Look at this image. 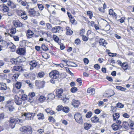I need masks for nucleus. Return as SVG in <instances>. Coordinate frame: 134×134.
<instances>
[{
	"label": "nucleus",
	"mask_w": 134,
	"mask_h": 134,
	"mask_svg": "<svg viewBox=\"0 0 134 134\" xmlns=\"http://www.w3.org/2000/svg\"><path fill=\"white\" fill-rule=\"evenodd\" d=\"M63 90L62 88L57 89L56 91V96L63 100V102L66 103L69 102V98L66 97V95L63 93Z\"/></svg>",
	"instance_id": "f257e3e1"
},
{
	"label": "nucleus",
	"mask_w": 134,
	"mask_h": 134,
	"mask_svg": "<svg viewBox=\"0 0 134 134\" xmlns=\"http://www.w3.org/2000/svg\"><path fill=\"white\" fill-rule=\"evenodd\" d=\"M19 130L23 134H32V133L31 127L29 126H23Z\"/></svg>",
	"instance_id": "f03ea898"
},
{
	"label": "nucleus",
	"mask_w": 134,
	"mask_h": 134,
	"mask_svg": "<svg viewBox=\"0 0 134 134\" xmlns=\"http://www.w3.org/2000/svg\"><path fill=\"white\" fill-rule=\"evenodd\" d=\"M21 120L19 119L13 118H10L9 121V125L12 129L14 128L15 126V125L17 122H21Z\"/></svg>",
	"instance_id": "7ed1b4c3"
},
{
	"label": "nucleus",
	"mask_w": 134,
	"mask_h": 134,
	"mask_svg": "<svg viewBox=\"0 0 134 134\" xmlns=\"http://www.w3.org/2000/svg\"><path fill=\"white\" fill-rule=\"evenodd\" d=\"M59 73L56 70L51 71L49 74V76L53 79H58L59 77Z\"/></svg>",
	"instance_id": "20e7f679"
},
{
	"label": "nucleus",
	"mask_w": 134,
	"mask_h": 134,
	"mask_svg": "<svg viewBox=\"0 0 134 134\" xmlns=\"http://www.w3.org/2000/svg\"><path fill=\"white\" fill-rule=\"evenodd\" d=\"M74 118L76 120V121L78 123L81 124L83 123V119L82 116L79 113H77L74 115Z\"/></svg>",
	"instance_id": "39448f33"
},
{
	"label": "nucleus",
	"mask_w": 134,
	"mask_h": 134,
	"mask_svg": "<svg viewBox=\"0 0 134 134\" xmlns=\"http://www.w3.org/2000/svg\"><path fill=\"white\" fill-rule=\"evenodd\" d=\"M35 95L34 92H30L29 93L28 95V101L31 103L33 102L34 100L33 98L35 96Z\"/></svg>",
	"instance_id": "423d86ee"
},
{
	"label": "nucleus",
	"mask_w": 134,
	"mask_h": 134,
	"mask_svg": "<svg viewBox=\"0 0 134 134\" xmlns=\"http://www.w3.org/2000/svg\"><path fill=\"white\" fill-rule=\"evenodd\" d=\"M35 113H24V115L26 117V119L27 120H32L33 117L35 116Z\"/></svg>",
	"instance_id": "0eeeda50"
},
{
	"label": "nucleus",
	"mask_w": 134,
	"mask_h": 134,
	"mask_svg": "<svg viewBox=\"0 0 134 134\" xmlns=\"http://www.w3.org/2000/svg\"><path fill=\"white\" fill-rule=\"evenodd\" d=\"M35 83L36 86H37L39 88H42L44 86L45 82L44 81H41L36 80L35 82Z\"/></svg>",
	"instance_id": "6e6552de"
},
{
	"label": "nucleus",
	"mask_w": 134,
	"mask_h": 134,
	"mask_svg": "<svg viewBox=\"0 0 134 134\" xmlns=\"http://www.w3.org/2000/svg\"><path fill=\"white\" fill-rule=\"evenodd\" d=\"M13 23L14 26L16 27H20L22 26V24L19 20H14Z\"/></svg>",
	"instance_id": "1a4fd4ad"
},
{
	"label": "nucleus",
	"mask_w": 134,
	"mask_h": 134,
	"mask_svg": "<svg viewBox=\"0 0 134 134\" xmlns=\"http://www.w3.org/2000/svg\"><path fill=\"white\" fill-rule=\"evenodd\" d=\"M29 64L30 66V70H32L34 68L36 67L37 65V63L35 61L33 60L30 62Z\"/></svg>",
	"instance_id": "9d476101"
},
{
	"label": "nucleus",
	"mask_w": 134,
	"mask_h": 134,
	"mask_svg": "<svg viewBox=\"0 0 134 134\" xmlns=\"http://www.w3.org/2000/svg\"><path fill=\"white\" fill-rule=\"evenodd\" d=\"M36 12L34 8H30L29 10L28 13L30 16H35Z\"/></svg>",
	"instance_id": "9b49d317"
},
{
	"label": "nucleus",
	"mask_w": 134,
	"mask_h": 134,
	"mask_svg": "<svg viewBox=\"0 0 134 134\" xmlns=\"http://www.w3.org/2000/svg\"><path fill=\"white\" fill-rule=\"evenodd\" d=\"M16 52L19 55H24L25 53V51L24 48H19Z\"/></svg>",
	"instance_id": "f8f14e48"
},
{
	"label": "nucleus",
	"mask_w": 134,
	"mask_h": 134,
	"mask_svg": "<svg viewBox=\"0 0 134 134\" xmlns=\"http://www.w3.org/2000/svg\"><path fill=\"white\" fill-rule=\"evenodd\" d=\"M14 100L15 102L17 105H20L22 102V101L21 98H19L18 97L15 96Z\"/></svg>",
	"instance_id": "ddd939ff"
},
{
	"label": "nucleus",
	"mask_w": 134,
	"mask_h": 134,
	"mask_svg": "<svg viewBox=\"0 0 134 134\" xmlns=\"http://www.w3.org/2000/svg\"><path fill=\"white\" fill-rule=\"evenodd\" d=\"M111 126L113 128V129L114 131H116L122 127V126L120 125H118L115 123L112 124Z\"/></svg>",
	"instance_id": "4468645a"
},
{
	"label": "nucleus",
	"mask_w": 134,
	"mask_h": 134,
	"mask_svg": "<svg viewBox=\"0 0 134 134\" xmlns=\"http://www.w3.org/2000/svg\"><path fill=\"white\" fill-rule=\"evenodd\" d=\"M72 105H73L75 107H78L79 104V101L75 100H73L72 101Z\"/></svg>",
	"instance_id": "2eb2a0df"
},
{
	"label": "nucleus",
	"mask_w": 134,
	"mask_h": 134,
	"mask_svg": "<svg viewBox=\"0 0 134 134\" xmlns=\"http://www.w3.org/2000/svg\"><path fill=\"white\" fill-rule=\"evenodd\" d=\"M99 43L100 45H102L105 47L107 43L103 39H100L99 41Z\"/></svg>",
	"instance_id": "dca6fc26"
},
{
	"label": "nucleus",
	"mask_w": 134,
	"mask_h": 134,
	"mask_svg": "<svg viewBox=\"0 0 134 134\" xmlns=\"http://www.w3.org/2000/svg\"><path fill=\"white\" fill-rule=\"evenodd\" d=\"M87 92L90 94L94 95L95 93V90L92 88H89L87 90Z\"/></svg>",
	"instance_id": "f3484780"
},
{
	"label": "nucleus",
	"mask_w": 134,
	"mask_h": 134,
	"mask_svg": "<svg viewBox=\"0 0 134 134\" xmlns=\"http://www.w3.org/2000/svg\"><path fill=\"white\" fill-rule=\"evenodd\" d=\"M91 121L92 122L94 123H97L99 121V119L98 117L96 116L91 118Z\"/></svg>",
	"instance_id": "a211bd4d"
},
{
	"label": "nucleus",
	"mask_w": 134,
	"mask_h": 134,
	"mask_svg": "<svg viewBox=\"0 0 134 134\" xmlns=\"http://www.w3.org/2000/svg\"><path fill=\"white\" fill-rule=\"evenodd\" d=\"M66 34L67 35H71L72 34L73 31H72L68 27H67L66 29Z\"/></svg>",
	"instance_id": "6ab92c4d"
},
{
	"label": "nucleus",
	"mask_w": 134,
	"mask_h": 134,
	"mask_svg": "<svg viewBox=\"0 0 134 134\" xmlns=\"http://www.w3.org/2000/svg\"><path fill=\"white\" fill-rule=\"evenodd\" d=\"M14 70L19 72L22 70V68L21 66H14L13 68Z\"/></svg>",
	"instance_id": "aec40b11"
},
{
	"label": "nucleus",
	"mask_w": 134,
	"mask_h": 134,
	"mask_svg": "<svg viewBox=\"0 0 134 134\" xmlns=\"http://www.w3.org/2000/svg\"><path fill=\"white\" fill-rule=\"evenodd\" d=\"M45 111L47 113H49L51 115L54 114L55 113L54 111L51 110L50 108H47L46 109H45Z\"/></svg>",
	"instance_id": "412c9836"
},
{
	"label": "nucleus",
	"mask_w": 134,
	"mask_h": 134,
	"mask_svg": "<svg viewBox=\"0 0 134 134\" xmlns=\"http://www.w3.org/2000/svg\"><path fill=\"white\" fill-rule=\"evenodd\" d=\"M60 29V26H55L52 29V31L53 33H55L59 31Z\"/></svg>",
	"instance_id": "4be33fe9"
},
{
	"label": "nucleus",
	"mask_w": 134,
	"mask_h": 134,
	"mask_svg": "<svg viewBox=\"0 0 134 134\" xmlns=\"http://www.w3.org/2000/svg\"><path fill=\"white\" fill-rule=\"evenodd\" d=\"M55 95L53 94H50L47 96V99L51 100L55 98Z\"/></svg>",
	"instance_id": "5701e85b"
},
{
	"label": "nucleus",
	"mask_w": 134,
	"mask_h": 134,
	"mask_svg": "<svg viewBox=\"0 0 134 134\" xmlns=\"http://www.w3.org/2000/svg\"><path fill=\"white\" fill-rule=\"evenodd\" d=\"M38 119L39 120H43L44 119V117L43 114L42 113H39L37 115Z\"/></svg>",
	"instance_id": "b1692460"
},
{
	"label": "nucleus",
	"mask_w": 134,
	"mask_h": 134,
	"mask_svg": "<svg viewBox=\"0 0 134 134\" xmlns=\"http://www.w3.org/2000/svg\"><path fill=\"white\" fill-rule=\"evenodd\" d=\"M34 32L30 30H29L27 31V37L29 38L32 37V36L34 34Z\"/></svg>",
	"instance_id": "393cba45"
},
{
	"label": "nucleus",
	"mask_w": 134,
	"mask_h": 134,
	"mask_svg": "<svg viewBox=\"0 0 134 134\" xmlns=\"http://www.w3.org/2000/svg\"><path fill=\"white\" fill-rule=\"evenodd\" d=\"M91 126V125L90 124L87 123H85L84 125V128L87 130L89 129Z\"/></svg>",
	"instance_id": "a878e982"
},
{
	"label": "nucleus",
	"mask_w": 134,
	"mask_h": 134,
	"mask_svg": "<svg viewBox=\"0 0 134 134\" xmlns=\"http://www.w3.org/2000/svg\"><path fill=\"white\" fill-rule=\"evenodd\" d=\"M120 115L119 113H116L113 115V119L114 120H116V119H118Z\"/></svg>",
	"instance_id": "bb28decb"
},
{
	"label": "nucleus",
	"mask_w": 134,
	"mask_h": 134,
	"mask_svg": "<svg viewBox=\"0 0 134 134\" xmlns=\"http://www.w3.org/2000/svg\"><path fill=\"white\" fill-rule=\"evenodd\" d=\"M121 66L124 70H126L127 68L128 65L126 63H122L121 65Z\"/></svg>",
	"instance_id": "cd10ccee"
},
{
	"label": "nucleus",
	"mask_w": 134,
	"mask_h": 134,
	"mask_svg": "<svg viewBox=\"0 0 134 134\" xmlns=\"http://www.w3.org/2000/svg\"><path fill=\"white\" fill-rule=\"evenodd\" d=\"M25 12H26L24 11L20 10L18 11L17 12V14L19 16L21 17L22 15Z\"/></svg>",
	"instance_id": "c85d7f7f"
},
{
	"label": "nucleus",
	"mask_w": 134,
	"mask_h": 134,
	"mask_svg": "<svg viewBox=\"0 0 134 134\" xmlns=\"http://www.w3.org/2000/svg\"><path fill=\"white\" fill-rule=\"evenodd\" d=\"M9 35L10 36L12 37H13L15 41H18L19 40V37L16 36H14L13 35H11L10 34H9Z\"/></svg>",
	"instance_id": "c756f323"
},
{
	"label": "nucleus",
	"mask_w": 134,
	"mask_h": 134,
	"mask_svg": "<svg viewBox=\"0 0 134 134\" xmlns=\"http://www.w3.org/2000/svg\"><path fill=\"white\" fill-rule=\"evenodd\" d=\"M10 32L12 34H15L16 32V29L14 27H12V28L10 29Z\"/></svg>",
	"instance_id": "7c9ffc66"
},
{
	"label": "nucleus",
	"mask_w": 134,
	"mask_h": 134,
	"mask_svg": "<svg viewBox=\"0 0 134 134\" xmlns=\"http://www.w3.org/2000/svg\"><path fill=\"white\" fill-rule=\"evenodd\" d=\"M1 90H6L7 89L6 84L5 83H2Z\"/></svg>",
	"instance_id": "2f4dec72"
},
{
	"label": "nucleus",
	"mask_w": 134,
	"mask_h": 134,
	"mask_svg": "<svg viewBox=\"0 0 134 134\" xmlns=\"http://www.w3.org/2000/svg\"><path fill=\"white\" fill-rule=\"evenodd\" d=\"M46 99V98L43 96H41L38 99L39 101L41 102H43Z\"/></svg>",
	"instance_id": "473e14b6"
},
{
	"label": "nucleus",
	"mask_w": 134,
	"mask_h": 134,
	"mask_svg": "<svg viewBox=\"0 0 134 134\" xmlns=\"http://www.w3.org/2000/svg\"><path fill=\"white\" fill-rule=\"evenodd\" d=\"M1 42V44L2 46L4 47H6L7 46L8 43L6 42L4 40H2V41L0 42Z\"/></svg>",
	"instance_id": "72a5a7b5"
},
{
	"label": "nucleus",
	"mask_w": 134,
	"mask_h": 134,
	"mask_svg": "<svg viewBox=\"0 0 134 134\" xmlns=\"http://www.w3.org/2000/svg\"><path fill=\"white\" fill-rule=\"evenodd\" d=\"M109 14L110 15H111L113 16H115L116 14L113 12V10L111 9H110L109 11Z\"/></svg>",
	"instance_id": "f704fd0d"
},
{
	"label": "nucleus",
	"mask_w": 134,
	"mask_h": 134,
	"mask_svg": "<svg viewBox=\"0 0 134 134\" xmlns=\"http://www.w3.org/2000/svg\"><path fill=\"white\" fill-rule=\"evenodd\" d=\"M23 57H19L16 58L17 62H22L23 61Z\"/></svg>",
	"instance_id": "c9c22d12"
},
{
	"label": "nucleus",
	"mask_w": 134,
	"mask_h": 134,
	"mask_svg": "<svg viewBox=\"0 0 134 134\" xmlns=\"http://www.w3.org/2000/svg\"><path fill=\"white\" fill-rule=\"evenodd\" d=\"M124 105L122 104L121 103H118L116 104V107L122 108L124 107Z\"/></svg>",
	"instance_id": "e433bc0d"
},
{
	"label": "nucleus",
	"mask_w": 134,
	"mask_h": 134,
	"mask_svg": "<svg viewBox=\"0 0 134 134\" xmlns=\"http://www.w3.org/2000/svg\"><path fill=\"white\" fill-rule=\"evenodd\" d=\"M116 88L118 90H120L121 91H124L126 90V88L119 86H116Z\"/></svg>",
	"instance_id": "4c0bfd02"
},
{
	"label": "nucleus",
	"mask_w": 134,
	"mask_h": 134,
	"mask_svg": "<svg viewBox=\"0 0 134 134\" xmlns=\"http://www.w3.org/2000/svg\"><path fill=\"white\" fill-rule=\"evenodd\" d=\"M22 19H24V20H26L28 18V17L26 13V12L23 14L20 17Z\"/></svg>",
	"instance_id": "58836bf2"
},
{
	"label": "nucleus",
	"mask_w": 134,
	"mask_h": 134,
	"mask_svg": "<svg viewBox=\"0 0 134 134\" xmlns=\"http://www.w3.org/2000/svg\"><path fill=\"white\" fill-rule=\"evenodd\" d=\"M69 108L67 107H64L63 108V110L65 113H68L69 111Z\"/></svg>",
	"instance_id": "ea45409f"
},
{
	"label": "nucleus",
	"mask_w": 134,
	"mask_h": 134,
	"mask_svg": "<svg viewBox=\"0 0 134 134\" xmlns=\"http://www.w3.org/2000/svg\"><path fill=\"white\" fill-rule=\"evenodd\" d=\"M21 85L20 82H18L15 84V87L18 89H20L21 88Z\"/></svg>",
	"instance_id": "a19ab883"
},
{
	"label": "nucleus",
	"mask_w": 134,
	"mask_h": 134,
	"mask_svg": "<svg viewBox=\"0 0 134 134\" xmlns=\"http://www.w3.org/2000/svg\"><path fill=\"white\" fill-rule=\"evenodd\" d=\"M28 98V96L26 94H23L22 95L21 99L22 100H26Z\"/></svg>",
	"instance_id": "79ce46f5"
},
{
	"label": "nucleus",
	"mask_w": 134,
	"mask_h": 134,
	"mask_svg": "<svg viewBox=\"0 0 134 134\" xmlns=\"http://www.w3.org/2000/svg\"><path fill=\"white\" fill-rule=\"evenodd\" d=\"M19 74H15L14 75H13L12 76V79L14 81V78L13 77H14V80H16V79H17L19 76Z\"/></svg>",
	"instance_id": "37998d69"
},
{
	"label": "nucleus",
	"mask_w": 134,
	"mask_h": 134,
	"mask_svg": "<svg viewBox=\"0 0 134 134\" xmlns=\"http://www.w3.org/2000/svg\"><path fill=\"white\" fill-rule=\"evenodd\" d=\"M7 76L5 74H2L0 75V78L4 79L7 78Z\"/></svg>",
	"instance_id": "c03bdc74"
},
{
	"label": "nucleus",
	"mask_w": 134,
	"mask_h": 134,
	"mask_svg": "<svg viewBox=\"0 0 134 134\" xmlns=\"http://www.w3.org/2000/svg\"><path fill=\"white\" fill-rule=\"evenodd\" d=\"M42 49L44 51H47L48 50V48L44 44L42 45L41 46Z\"/></svg>",
	"instance_id": "a18cd8bd"
},
{
	"label": "nucleus",
	"mask_w": 134,
	"mask_h": 134,
	"mask_svg": "<svg viewBox=\"0 0 134 134\" xmlns=\"http://www.w3.org/2000/svg\"><path fill=\"white\" fill-rule=\"evenodd\" d=\"M87 14L89 16V18L91 19L92 17V12L89 11L87 12Z\"/></svg>",
	"instance_id": "49530a36"
},
{
	"label": "nucleus",
	"mask_w": 134,
	"mask_h": 134,
	"mask_svg": "<svg viewBox=\"0 0 134 134\" xmlns=\"http://www.w3.org/2000/svg\"><path fill=\"white\" fill-rule=\"evenodd\" d=\"M10 62L13 64H16L17 63L16 59L13 58L10 60Z\"/></svg>",
	"instance_id": "de8ad7c7"
},
{
	"label": "nucleus",
	"mask_w": 134,
	"mask_h": 134,
	"mask_svg": "<svg viewBox=\"0 0 134 134\" xmlns=\"http://www.w3.org/2000/svg\"><path fill=\"white\" fill-rule=\"evenodd\" d=\"M92 115V113L91 111H89L86 114V118H90Z\"/></svg>",
	"instance_id": "09e8293b"
},
{
	"label": "nucleus",
	"mask_w": 134,
	"mask_h": 134,
	"mask_svg": "<svg viewBox=\"0 0 134 134\" xmlns=\"http://www.w3.org/2000/svg\"><path fill=\"white\" fill-rule=\"evenodd\" d=\"M48 120L49 121L53 122L55 121V120L54 118L51 116H50L48 118Z\"/></svg>",
	"instance_id": "8fccbe9b"
},
{
	"label": "nucleus",
	"mask_w": 134,
	"mask_h": 134,
	"mask_svg": "<svg viewBox=\"0 0 134 134\" xmlns=\"http://www.w3.org/2000/svg\"><path fill=\"white\" fill-rule=\"evenodd\" d=\"M53 39L54 41L55 42H57L59 40L58 37L55 35H54L53 37Z\"/></svg>",
	"instance_id": "3c124183"
},
{
	"label": "nucleus",
	"mask_w": 134,
	"mask_h": 134,
	"mask_svg": "<svg viewBox=\"0 0 134 134\" xmlns=\"http://www.w3.org/2000/svg\"><path fill=\"white\" fill-rule=\"evenodd\" d=\"M77 90V88L76 87H73L71 89V91L72 93H75Z\"/></svg>",
	"instance_id": "603ef678"
},
{
	"label": "nucleus",
	"mask_w": 134,
	"mask_h": 134,
	"mask_svg": "<svg viewBox=\"0 0 134 134\" xmlns=\"http://www.w3.org/2000/svg\"><path fill=\"white\" fill-rule=\"evenodd\" d=\"M60 122L65 125H66L68 124L67 121L65 120H62L60 121Z\"/></svg>",
	"instance_id": "864d4df0"
},
{
	"label": "nucleus",
	"mask_w": 134,
	"mask_h": 134,
	"mask_svg": "<svg viewBox=\"0 0 134 134\" xmlns=\"http://www.w3.org/2000/svg\"><path fill=\"white\" fill-rule=\"evenodd\" d=\"M63 106L62 105H59L57 107V110L58 111H60L62 109H63Z\"/></svg>",
	"instance_id": "5fc2aeb1"
},
{
	"label": "nucleus",
	"mask_w": 134,
	"mask_h": 134,
	"mask_svg": "<svg viewBox=\"0 0 134 134\" xmlns=\"http://www.w3.org/2000/svg\"><path fill=\"white\" fill-rule=\"evenodd\" d=\"M44 75V73L43 72H41L38 73V75L39 77L41 78L43 77Z\"/></svg>",
	"instance_id": "6e6d98bb"
},
{
	"label": "nucleus",
	"mask_w": 134,
	"mask_h": 134,
	"mask_svg": "<svg viewBox=\"0 0 134 134\" xmlns=\"http://www.w3.org/2000/svg\"><path fill=\"white\" fill-rule=\"evenodd\" d=\"M38 7L40 10H42L44 8L42 4H38Z\"/></svg>",
	"instance_id": "4d7b16f0"
},
{
	"label": "nucleus",
	"mask_w": 134,
	"mask_h": 134,
	"mask_svg": "<svg viewBox=\"0 0 134 134\" xmlns=\"http://www.w3.org/2000/svg\"><path fill=\"white\" fill-rule=\"evenodd\" d=\"M46 25L48 29H52V25L50 24L47 23L46 24Z\"/></svg>",
	"instance_id": "13d9d810"
},
{
	"label": "nucleus",
	"mask_w": 134,
	"mask_h": 134,
	"mask_svg": "<svg viewBox=\"0 0 134 134\" xmlns=\"http://www.w3.org/2000/svg\"><path fill=\"white\" fill-rule=\"evenodd\" d=\"M8 107V109L9 111H13L14 108L12 105H9Z\"/></svg>",
	"instance_id": "bf43d9fd"
},
{
	"label": "nucleus",
	"mask_w": 134,
	"mask_h": 134,
	"mask_svg": "<svg viewBox=\"0 0 134 134\" xmlns=\"http://www.w3.org/2000/svg\"><path fill=\"white\" fill-rule=\"evenodd\" d=\"M127 125H128L127 122H125L123 123V126L126 129L127 128Z\"/></svg>",
	"instance_id": "052dcab7"
},
{
	"label": "nucleus",
	"mask_w": 134,
	"mask_h": 134,
	"mask_svg": "<svg viewBox=\"0 0 134 134\" xmlns=\"http://www.w3.org/2000/svg\"><path fill=\"white\" fill-rule=\"evenodd\" d=\"M3 11L4 12H8L9 10V9L7 6H5V7H4L3 9Z\"/></svg>",
	"instance_id": "680f3d73"
},
{
	"label": "nucleus",
	"mask_w": 134,
	"mask_h": 134,
	"mask_svg": "<svg viewBox=\"0 0 134 134\" xmlns=\"http://www.w3.org/2000/svg\"><path fill=\"white\" fill-rule=\"evenodd\" d=\"M4 114L3 113L0 114V121L2 120L4 118Z\"/></svg>",
	"instance_id": "e2e57ef3"
},
{
	"label": "nucleus",
	"mask_w": 134,
	"mask_h": 134,
	"mask_svg": "<svg viewBox=\"0 0 134 134\" xmlns=\"http://www.w3.org/2000/svg\"><path fill=\"white\" fill-rule=\"evenodd\" d=\"M94 68L98 70L100 68V66L98 64H96L94 66Z\"/></svg>",
	"instance_id": "0e129e2a"
},
{
	"label": "nucleus",
	"mask_w": 134,
	"mask_h": 134,
	"mask_svg": "<svg viewBox=\"0 0 134 134\" xmlns=\"http://www.w3.org/2000/svg\"><path fill=\"white\" fill-rule=\"evenodd\" d=\"M76 81L77 82L79 83H80V86H81V83H82V80L80 78H79L78 79H77L76 80Z\"/></svg>",
	"instance_id": "69168bd1"
},
{
	"label": "nucleus",
	"mask_w": 134,
	"mask_h": 134,
	"mask_svg": "<svg viewBox=\"0 0 134 134\" xmlns=\"http://www.w3.org/2000/svg\"><path fill=\"white\" fill-rule=\"evenodd\" d=\"M83 60L85 63L86 64H87L89 62L88 60L86 58H85Z\"/></svg>",
	"instance_id": "338daca9"
},
{
	"label": "nucleus",
	"mask_w": 134,
	"mask_h": 134,
	"mask_svg": "<svg viewBox=\"0 0 134 134\" xmlns=\"http://www.w3.org/2000/svg\"><path fill=\"white\" fill-rule=\"evenodd\" d=\"M70 22L72 24H73L74 23L75 21V20L73 18V17L70 18Z\"/></svg>",
	"instance_id": "774afa93"
}]
</instances>
